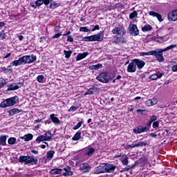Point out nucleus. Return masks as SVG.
I'll return each mask as SVG.
<instances>
[{
    "mask_svg": "<svg viewBox=\"0 0 177 177\" xmlns=\"http://www.w3.org/2000/svg\"><path fill=\"white\" fill-rule=\"evenodd\" d=\"M37 60V56L34 55H25L20 57L18 60H15L11 63V66H21V64H30V63H34Z\"/></svg>",
    "mask_w": 177,
    "mask_h": 177,
    "instance_id": "obj_1",
    "label": "nucleus"
},
{
    "mask_svg": "<svg viewBox=\"0 0 177 177\" xmlns=\"http://www.w3.org/2000/svg\"><path fill=\"white\" fill-rule=\"evenodd\" d=\"M146 63L145 61L139 59H134L127 66V73H135L136 71V66L139 70L143 68Z\"/></svg>",
    "mask_w": 177,
    "mask_h": 177,
    "instance_id": "obj_2",
    "label": "nucleus"
},
{
    "mask_svg": "<svg viewBox=\"0 0 177 177\" xmlns=\"http://www.w3.org/2000/svg\"><path fill=\"white\" fill-rule=\"evenodd\" d=\"M19 102V97L14 96L10 98H8L3 102H1L0 104V107H11L12 106H15V104Z\"/></svg>",
    "mask_w": 177,
    "mask_h": 177,
    "instance_id": "obj_3",
    "label": "nucleus"
},
{
    "mask_svg": "<svg viewBox=\"0 0 177 177\" xmlns=\"http://www.w3.org/2000/svg\"><path fill=\"white\" fill-rule=\"evenodd\" d=\"M19 162H24L25 165H28V164H37L38 160L34 156H21L19 158Z\"/></svg>",
    "mask_w": 177,
    "mask_h": 177,
    "instance_id": "obj_4",
    "label": "nucleus"
},
{
    "mask_svg": "<svg viewBox=\"0 0 177 177\" xmlns=\"http://www.w3.org/2000/svg\"><path fill=\"white\" fill-rule=\"evenodd\" d=\"M96 80L100 82H102V84H109L113 80V77H111L109 73L102 72L97 76Z\"/></svg>",
    "mask_w": 177,
    "mask_h": 177,
    "instance_id": "obj_5",
    "label": "nucleus"
},
{
    "mask_svg": "<svg viewBox=\"0 0 177 177\" xmlns=\"http://www.w3.org/2000/svg\"><path fill=\"white\" fill-rule=\"evenodd\" d=\"M165 52L162 48H157L155 50H152V56H155L158 62H164V56L162 53Z\"/></svg>",
    "mask_w": 177,
    "mask_h": 177,
    "instance_id": "obj_6",
    "label": "nucleus"
},
{
    "mask_svg": "<svg viewBox=\"0 0 177 177\" xmlns=\"http://www.w3.org/2000/svg\"><path fill=\"white\" fill-rule=\"evenodd\" d=\"M112 34H114V35H118V37H122V35L125 34V30L122 27H115L112 30Z\"/></svg>",
    "mask_w": 177,
    "mask_h": 177,
    "instance_id": "obj_7",
    "label": "nucleus"
},
{
    "mask_svg": "<svg viewBox=\"0 0 177 177\" xmlns=\"http://www.w3.org/2000/svg\"><path fill=\"white\" fill-rule=\"evenodd\" d=\"M129 33L132 35L136 37V35H139V30H138V26L135 24H130L129 26Z\"/></svg>",
    "mask_w": 177,
    "mask_h": 177,
    "instance_id": "obj_8",
    "label": "nucleus"
},
{
    "mask_svg": "<svg viewBox=\"0 0 177 177\" xmlns=\"http://www.w3.org/2000/svg\"><path fill=\"white\" fill-rule=\"evenodd\" d=\"M145 142H138V143H136L135 142H133L132 144L131 145H127L126 147H125V149L126 150H128L129 149H133L135 147H142V146H145Z\"/></svg>",
    "mask_w": 177,
    "mask_h": 177,
    "instance_id": "obj_9",
    "label": "nucleus"
},
{
    "mask_svg": "<svg viewBox=\"0 0 177 177\" xmlns=\"http://www.w3.org/2000/svg\"><path fill=\"white\" fill-rule=\"evenodd\" d=\"M115 168H117L116 165L105 163L106 173L108 172L109 174H113V172L115 171Z\"/></svg>",
    "mask_w": 177,
    "mask_h": 177,
    "instance_id": "obj_10",
    "label": "nucleus"
},
{
    "mask_svg": "<svg viewBox=\"0 0 177 177\" xmlns=\"http://www.w3.org/2000/svg\"><path fill=\"white\" fill-rule=\"evenodd\" d=\"M168 20H169V21H176V20H177V10L171 11L168 14Z\"/></svg>",
    "mask_w": 177,
    "mask_h": 177,
    "instance_id": "obj_11",
    "label": "nucleus"
},
{
    "mask_svg": "<svg viewBox=\"0 0 177 177\" xmlns=\"http://www.w3.org/2000/svg\"><path fill=\"white\" fill-rule=\"evenodd\" d=\"M80 171H82V172H89L91 167L86 162L82 163L80 166Z\"/></svg>",
    "mask_w": 177,
    "mask_h": 177,
    "instance_id": "obj_12",
    "label": "nucleus"
},
{
    "mask_svg": "<svg viewBox=\"0 0 177 177\" xmlns=\"http://www.w3.org/2000/svg\"><path fill=\"white\" fill-rule=\"evenodd\" d=\"M92 37L93 41H102L103 40V38L104 37V33H103V32H101L100 33L92 35Z\"/></svg>",
    "mask_w": 177,
    "mask_h": 177,
    "instance_id": "obj_13",
    "label": "nucleus"
},
{
    "mask_svg": "<svg viewBox=\"0 0 177 177\" xmlns=\"http://www.w3.org/2000/svg\"><path fill=\"white\" fill-rule=\"evenodd\" d=\"M7 91H16L17 89H19V88H21V84L18 83H14V84H11L7 86Z\"/></svg>",
    "mask_w": 177,
    "mask_h": 177,
    "instance_id": "obj_14",
    "label": "nucleus"
},
{
    "mask_svg": "<svg viewBox=\"0 0 177 177\" xmlns=\"http://www.w3.org/2000/svg\"><path fill=\"white\" fill-rule=\"evenodd\" d=\"M96 174H105L106 173V163H102L98 166L95 169Z\"/></svg>",
    "mask_w": 177,
    "mask_h": 177,
    "instance_id": "obj_15",
    "label": "nucleus"
},
{
    "mask_svg": "<svg viewBox=\"0 0 177 177\" xmlns=\"http://www.w3.org/2000/svg\"><path fill=\"white\" fill-rule=\"evenodd\" d=\"M158 103V100H157L156 98H152L147 100L145 102V105L147 106V107H151V106H156Z\"/></svg>",
    "mask_w": 177,
    "mask_h": 177,
    "instance_id": "obj_16",
    "label": "nucleus"
},
{
    "mask_svg": "<svg viewBox=\"0 0 177 177\" xmlns=\"http://www.w3.org/2000/svg\"><path fill=\"white\" fill-rule=\"evenodd\" d=\"M149 16H152L153 17H156L158 20V21L161 22L163 21L164 19H162V17L158 14V12L155 11H151L149 12Z\"/></svg>",
    "mask_w": 177,
    "mask_h": 177,
    "instance_id": "obj_17",
    "label": "nucleus"
},
{
    "mask_svg": "<svg viewBox=\"0 0 177 177\" xmlns=\"http://www.w3.org/2000/svg\"><path fill=\"white\" fill-rule=\"evenodd\" d=\"M85 156H88V157H91L95 153V149L91 147L86 148L85 149Z\"/></svg>",
    "mask_w": 177,
    "mask_h": 177,
    "instance_id": "obj_18",
    "label": "nucleus"
},
{
    "mask_svg": "<svg viewBox=\"0 0 177 177\" xmlns=\"http://www.w3.org/2000/svg\"><path fill=\"white\" fill-rule=\"evenodd\" d=\"M148 128L143 127H138L133 129L134 133H142V132H147Z\"/></svg>",
    "mask_w": 177,
    "mask_h": 177,
    "instance_id": "obj_19",
    "label": "nucleus"
},
{
    "mask_svg": "<svg viewBox=\"0 0 177 177\" xmlns=\"http://www.w3.org/2000/svg\"><path fill=\"white\" fill-rule=\"evenodd\" d=\"M118 157H122L121 162L123 164V165H128V156L127 155H119L116 156V158Z\"/></svg>",
    "mask_w": 177,
    "mask_h": 177,
    "instance_id": "obj_20",
    "label": "nucleus"
},
{
    "mask_svg": "<svg viewBox=\"0 0 177 177\" xmlns=\"http://www.w3.org/2000/svg\"><path fill=\"white\" fill-rule=\"evenodd\" d=\"M88 55H89V53H88V52H84L83 53H79L77 55L76 62H80V60H82V59H85V57H86V56H88Z\"/></svg>",
    "mask_w": 177,
    "mask_h": 177,
    "instance_id": "obj_21",
    "label": "nucleus"
},
{
    "mask_svg": "<svg viewBox=\"0 0 177 177\" xmlns=\"http://www.w3.org/2000/svg\"><path fill=\"white\" fill-rule=\"evenodd\" d=\"M32 138H34V136H32V134L28 133L24 136L23 137H21V139H22L25 142H30V140H32Z\"/></svg>",
    "mask_w": 177,
    "mask_h": 177,
    "instance_id": "obj_22",
    "label": "nucleus"
},
{
    "mask_svg": "<svg viewBox=\"0 0 177 177\" xmlns=\"http://www.w3.org/2000/svg\"><path fill=\"white\" fill-rule=\"evenodd\" d=\"M22 110L19 109H12L8 111L10 115H16V114H19V113H21Z\"/></svg>",
    "mask_w": 177,
    "mask_h": 177,
    "instance_id": "obj_23",
    "label": "nucleus"
},
{
    "mask_svg": "<svg viewBox=\"0 0 177 177\" xmlns=\"http://www.w3.org/2000/svg\"><path fill=\"white\" fill-rule=\"evenodd\" d=\"M164 75V73H154L150 76V80H156L157 78H161Z\"/></svg>",
    "mask_w": 177,
    "mask_h": 177,
    "instance_id": "obj_24",
    "label": "nucleus"
},
{
    "mask_svg": "<svg viewBox=\"0 0 177 177\" xmlns=\"http://www.w3.org/2000/svg\"><path fill=\"white\" fill-rule=\"evenodd\" d=\"M50 118L54 124H60V120H59V118L55 116V113L51 114Z\"/></svg>",
    "mask_w": 177,
    "mask_h": 177,
    "instance_id": "obj_25",
    "label": "nucleus"
},
{
    "mask_svg": "<svg viewBox=\"0 0 177 177\" xmlns=\"http://www.w3.org/2000/svg\"><path fill=\"white\" fill-rule=\"evenodd\" d=\"M153 39H154V41L156 42H160V44H162V42H165V41H167L165 37L159 36L153 37Z\"/></svg>",
    "mask_w": 177,
    "mask_h": 177,
    "instance_id": "obj_26",
    "label": "nucleus"
},
{
    "mask_svg": "<svg viewBox=\"0 0 177 177\" xmlns=\"http://www.w3.org/2000/svg\"><path fill=\"white\" fill-rule=\"evenodd\" d=\"M63 172V169H53L50 170V174L51 175H59V174H62Z\"/></svg>",
    "mask_w": 177,
    "mask_h": 177,
    "instance_id": "obj_27",
    "label": "nucleus"
},
{
    "mask_svg": "<svg viewBox=\"0 0 177 177\" xmlns=\"http://www.w3.org/2000/svg\"><path fill=\"white\" fill-rule=\"evenodd\" d=\"M6 139H8L6 136H0V146H5L6 145Z\"/></svg>",
    "mask_w": 177,
    "mask_h": 177,
    "instance_id": "obj_28",
    "label": "nucleus"
},
{
    "mask_svg": "<svg viewBox=\"0 0 177 177\" xmlns=\"http://www.w3.org/2000/svg\"><path fill=\"white\" fill-rule=\"evenodd\" d=\"M153 30V27L150 26L149 24H146L144 26V27L142 28V30L144 32H147V31H151Z\"/></svg>",
    "mask_w": 177,
    "mask_h": 177,
    "instance_id": "obj_29",
    "label": "nucleus"
},
{
    "mask_svg": "<svg viewBox=\"0 0 177 177\" xmlns=\"http://www.w3.org/2000/svg\"><path fill=\"white\" fill-rule=\"evenodd\" d=\"M103 65L102 64H98L97 65H92L89 66L90 70H99V68H102Z\"/></svg>",
    "mask_w": 177,
    "mask_h": 177,
    "instance_id": "obj_30",
    "label": "nucleus"
},
{
    "mask_svg": "<svg viewBox=\"0 0 177 177\" xmlns=\"http://www.w3.org/2000/svg\"><path fill=\"white\" fill-rule=\"evenodd\" d=\"M65 172L62 173L63 176H70L74 174V173L67 169H64Z\"/></svg>",
    "mask_w": 177,
    "mask_h": 177,
    "instance_id": "obj_31",
    "label": "nucleus"
},
{
    "mask_svg": "<svg viewBox=\"0 0 177 177\" xmlns=\"http://www.w3.org/2000/svg\"><path fill=\"white\" fill-rule=\"evenodd\" d=\"M45 141H47V140H46V138H45V136L44 135L39 136L36 138V142H37V143H39V142H45Z\"/></svg>",
    "mask_w": 177,
    "mask_h": 177,
    "instance_id": "obj_32",
    "label": "nucleus"
},
{
    "mask_svg": "<svg viewBox=\"0 0 177 177\" xmlns=\"http://www.w3.org/2000/svg\"><path fill=\"white\" fill-rule=\"evenodd\" d=\"M72 139L73 140H80L81 139V131H77Z\"/></svg>",
    "mask_w": 177,
    "mask_h": 177,
    "instance_id": "obj_33",
    "label": "nucleus"
},
{
    "mask_svg": "<svg viewBox=\"0 0 177 177\" xmlns=\"http://www.w3.org/2000/svg\"><path fill=\"white\" fill-rule=\"evenodd\" d=\"M55 154L54 151H49L47 152V160H52L53 155Z\"/></svg>",
    "mask_w": 177,
    "mask_h": 177,
    "instance_id": "obj_34",
    "label": "nucleus"
},
{
    "mask_svg": "<svg viewBox=\"0 0 177 177\" xmlns=\"http://www.w3.org/2000/svg\"><path fill=\"white\" fill-rule=\"evenodd\" d=\"M64 53L65 55L66 59H70V57L71 56V53H73V51H71V50L67 51V50H64Z\"/></svg>",
    "mask_w": 177,
    "mask_h": 177,
    "instance_id": "obj_35",
    "label": "nucleus"
},
{
    "mask_svg": "<svg viewBox=\"0 0 177 177\" xmlns=\"http://www.w3.org/2000/svg\"><path fill=\"white\" fill-rule=\"evenodd\" d=\"M177 45L176 44H171L167 47H166L165 48L163 49V50L165 52H167V50H171V49H174L175 48H176Z\"/></svg>",
    "mask_w": 177,
    "mask_h": 177,
    "instance_id": "obj_36",
    "label": "nucleus"
},
{
    "mask_svg": "<svg viewBox=\"0 0 177 177\" xmlns=\"http://www.w3.org/2000/svg\"><path fill=\"white\" fill-rule=\"evenodd\" d=\"M8 145H15L16 143V138L11 137L8 140Z\"/></svg>",
    "mask_w": 177,
    "mask_h": 177,
    "instance_id": "obj_37",
    "label": "nucleus"
},
{
    "mask_svg": "<svg viewBox=\"0 0 177 177\" xmlns=\"http://www.w3.org/2000/svg\"><path fill=\"white\" fill-rule=\"evenodd\" d=\"M82 41H85L86 42L93 41L92 35L83 37Z\"/></svg>",
    "mask_w": 177,
    "mask_h": 177,
    "instance_id": "obj_38",
    "label": "nucleus"
},
{
    "mask_svg": "<svg viewBox=\"0 0 177 177\" xmlns=\"http://www.w3.org/2000/svg\"><path fill=\"white\" fill-rule=\"evenodd\" d=\"M152 55H153V50H151L147 53L142 52L140 53V56H152Z\"/></svg>",
    "mask_w": 177,
    "mask_h": 177,
    "instance_id": "obj_39",
    "label": "nucleus"
},
{
    "mask_svg": "<svg viewBox=\"0 0 177 177\" xmlns=\"http://www.w3.org/2000/svg\"><path fill=\"white\" fill-rule=\"evenodd\" d=\"M44 137L46 138V140L49 141L52 139V133L50 132H47L45 133Z\"/></svg>",
    "mask_w": 177,
    "mask_h": 177,
    "instance_id": "obj_40",
    "label": "nucleus"
},
{
    "mask_svg": "<svg viewBox=\"0 0 177 177\" xmlns=\"http://www.w3.org/2000/svg\"><path fill=\"white\" fill-rule=\"evenodd\" d=\"M6 85V80L3 79V77L0 78V88H3Z\"/></svg>",
    "mask_w": 177,
    "mask_h": 177,
    "instance_id": "obj_41",
    "label": "nucleus"
},
{
    "mask_svg": "<svg viewBox=\"0 0 177 177\" xmlns=\"http://www.w3.org/2000/svg\"><path fill=\"white\" fill-rule=\"evenodd\" d=\"M93 92H95V88H91L84 93V95L86 96V95H93Z\"/></svg>",
    "mask_w": 177,
    "mask_h": 177,
    "instance_id": "obj_42",
    "label": "nucleus"
},
{
    "mask_svg": "<svg viewBox=\"0 0 177 177\" xmlns=\"http://www.w3.org/2000/svg\"><path fill=\"white\" fill-rule=\"evenodd\" d=\"M138 17V12L136 11H133L130 14L129 19H135V17Z\"/></svg>",
    "mask_w": 177,
    "mask_h": 177,
    "instance_id": "obj_43",
    "label": "nucleus"
},
{
    "mask_svg": "<svg viewBox=\"0 0 177 177\" xmlns=\"http://www.w3.org/2000/svg\"><path fill=\"white\" fill-rule=\"evenodd\" d=\"M44 75H38L37 77V80L41 84L42 82H44Z\"/></svg>",
    "mask_w": 177,
    "mask_h": 177,
    "instance_id": "obj_44",
    "label": "nucleus"
},
{
    "mask_svg": "<svg viewBox=\"0 0 177 177\" xmlns=\"http://www.w3.org/2000/svg\"><path fill=\"white\" fill-rule=\"evenodd\" d=\"M50 8L51 9H55V8H59V3L55 2L51 3L50 5Z\"/></svg>",
    "mask_w": 177,
    "mask_h": 177,
    "instance_id": "obj_45",
    "label": "nucleus"
},
{
    "mask_svg": "<svg viewBox=\"0 0 177 177\" xmlns=\"http://www.w3.org/2000/svg\"><path fill=\"white\" fill-rule=\"evenodd\" d=\"M80 31H82L83 32H89L91 30L88 29V28L86 27H81L80 28Z\"/></svg>",
    "mask_w": 177,
    "mask_h": 177,
    "instance_id": "obj_46",
    "label": "nucleus"
},
{
    "mask_svg": "<svg viewBox=\"0 0 177 177\" xmlns=\"http://www.w3.org/2000/svg\"><path fill=\"white\" fill-rule=\"evenodd\" d=\"M81 127H82V121H80L77 123V125H75L74 127H73V129H78L80 128H81Z\"/></svg>",
    "mask_w": 177,
    "mask_h": 177,
    "instance_id": "obj_47",
    "label": "nucleus"
},
{
    "mask_svg": "<svg viewBox=\"0 0 177 177\" xmlns=\"http://www.w3.org/2000/svg\"><path fill=\"white\" fill-rule=\"evenodd\" d=\"M44 0H37L35 1L36 6H41V5H43Z\"/></svg>",
    "mask_w": 177,
    "mask_h": 177,
    "instance_id": "obj_48",
    "label": "nucleus"
},
{
    "mask_svg": "<svg viewBox=\"0 0 177 177\" xmlns=\"http://www.w3.org/2000/svg\"><path fill=\"white\" fill-rule=\"evenodd\" d=\"M158 118V117L157 115H152V116H151L149 120L152 122H154V121H157Z\"/></svg>",
    "mask_w": 177,
    "mask_h": 177,
    "instance_id": "obj_49",
    "label": "nucleus"
},
{
    "mask_svg": "<svg viewBox=\"0 0 177 177\" xmlns=\"http://www.w3.org/2000/svg\"><path fill=\"white\" fill-rule=\"evenodd\" d=\"M77 109H78V107L72 106L68 109V111H69V112L75 111H77Z\"/></svg>",
    "mask_w": 177,
    "mask_h": 177,
    "instance_id": "obj_50",
    "label": "nucleus"
},
{
    "mask_svg": "<svg viewBox=\"0 0 177 177\" xmlns=\"http://www.w3.org/2000/svg\"><path fill=\"white\" fill-rule=\"evenodd\" d=\"M151 124H153V122H151L150 120L147 123L146 127H144V128H148V131L149 129H150V127H151Z\"/></svg>",
    "mask_w": 177,
    "mask_h": 177,
    "instance_id": "obj_51",
    "label": "nucleus"
},
{
    "mask_svg": "<svg viewBox=\"0 0 177 177\" xmlns=\"http://www.w3.org/2000/svg\"><path fill=\"white\" fill-rule=\"evenodd\" d=\"M147 111V110L146 109H138L137 110V113H140L141 115H143V113H146Z\"/></svg>",
    "mask_w": 177,
    "mask_h": 177,
    "instance_id": "obj_52",
    "label": "nucleus"
},
{
    "mask_svg": "<svg viewBox=\"0 0 177 177\" xmlns=\"http://www.w3.org/2000/svg\"><path fill=\"white\" fill-rule=\"evenodd\" d=\"M61 35H63V34H62V32L57 33V34L54 35L52 38H53V39H55V38H59V37H61Z\"/></svg>",
    "mask_w": 177,
    "mask_h": 177,
    "instance_id": "obj_53",
    "label": "nucleus"
},
{
    "mask_svg": "<svg viewBox=\"0 0 177 177\" xmlns=\"http://www.w3.org/2000/svg\"><path fill=\"white\" fill-rule=\"evenodd\" d=\"M160 126L158 122H154L152 124L153 128H158V127Z\"/></svg>",
    "mask_w": 177,
    "mask_h": 177,
    "instance_id": "obj_54",
    "label": "nucleus"
},
{
    "mask_svg": "<svg viewBox=\"0 0 177 177\" xmlns=\"http://www.w3.org/2000/svg\"><path fill=\"white\" fill-rule=\"evenodd\" d=\"M66 41L68 42H74V39L71 36H68V39Z\"/></svg>",
    "mask_w": 177,
    "mask_h": 177,
    "instance_id": "obj_55",
    "label": "nucleus"
},
{
    "mask_svg": "<svg viewBox=\"0 0 177 177\" xmlns=\"http://www.w3.org/2000/svg\"><path fill=\"white\" fill-rule=\"evenodd\" d=\"M171 70H172V71H174V73H176L177 72V64L171 66Z\"/></svg>",
    "mask_w": 177,
    "mask_h": 177,
    "instance_id": "obj_56",
    "label": "nucleus"
},
{
    "mask_svg": "<svg viewBox=\"0 0 177 177\" xmlns=\"http://www.w3.org/2000/svg\"><path fill=\"white\" fill-rule=\"evenodd\" d=\"M114 42H115V44H120V43H121V39L120 37H116Z\"/></svg>",
    "mask_w": 177,
    "mask_h": 177,
    "instance_id": "obj_57",
    "label": "nucleus"
},
{
    "mask_svg": "<svg viewBox=\"0 0 177 177\" xmlns=\"http://www.w3.org/2000/svg\"><path fill=\"white\" fill-rule=\"evenodd\" d=\"M50 2H52V0H44V5H49Z\"/></svg>",
    "mask_w": 177,
    "mask_h": 177,
    "instance_id": "obj_58",
    "label": "nucleus"
},
{
    "mask_svg": "<svg viewBox=\"0 0 177 177\" xmlns=\"http://www.w3.org/2000/svg\"><path fill=\"white\" fill-rule=\"evenodd\" d=\"M99 25H95L94 28L92 29V31H96V30H99Z\"/></svg>",
    "mask_w": 177,
    "mask_h": 177,
    "instance_id": "obj_59",
    "label": "nucleus"
},
{
    "mask_svg": "<svg viewBox=\"0 0 177 177\" xmlns=\"http://www.w3.org/2000/svg\"><path fill=\"white\" fill-rule=\"evenodd\" d=\"M3 71H5L6 73H12V69L3 68Z\"/></svg>",
    "mask_w": 177,
    "mask_h": 177,
    "instance_id": "obj_60",
    "label": "nucleus"
},
{
    "mask_svg": "<svg viewBox=\"0 0 177 177\" xmlns=\"http://www.w3.org/2000/svg\"><path fill=\"white\" fill-rule=\"evenodd\" d=\"M70 34H71V31L65 32L62 35H64V37H67V35H70Z\"/></svg>",
    "mask_w": 177,
    "mask_h": 177,
    "instance_id": "obj_61",
    "label": "nucleus"
},
{
    "mask_svg": "<svg viewBox=\"0 0 177 177\" xmlns=\"http://www.w3.org/2000/svg\"><path fill=\"white\" fill-rule=\"evenodd\" d=\"M12 53H9L5 57H3V59H8V57H10Z\"/></svg>",
    "mask_w": 177,
    "mask_h": 177,
    "instance_id": "obj_62",
    "label": "nucleus"
},
{
    "mask_svg": "<svg viewBox=\"0 0 177 177\" xmlns=\"http://www.w3.org/2000/svg\"><path fill=\"white\" fill-rule=\"evenodd\" d=\"M150 136H151V138H157V134L154 133H151L150 134Z\"/></svg>",
    "mask_w": 177,
    "mask_h": 177,
    "instance_id": "obj_63",
    "label": "nucleus"
},
{
    "mask_svg": "<svg viewBox=\"0 0 177 177\" xmlns=\"http://www.w3.org/2000/svg\"><path fill=\"white\" fill-rule=\"evenodd\" d=\"M18 38H19V41H21L22 39H24V37L23 35L18 36Z\"/></svg>",
    "mask_w": 177,
    "mask_h": 177,
    "instance_id": "obj_64",
    "label": "nucleus"
}]
</instances>
